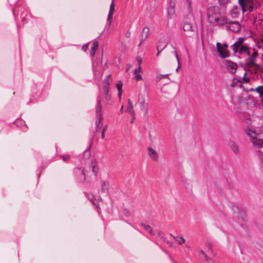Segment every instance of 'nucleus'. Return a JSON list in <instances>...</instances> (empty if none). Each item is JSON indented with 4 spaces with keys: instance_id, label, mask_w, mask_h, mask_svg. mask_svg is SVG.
Listing matches in <instances>:
<instances>
[{
    "instance_id": "1",
    "label": "nucleus",
    "mask_w": 263,
    "mask_h": 263,
    "mask_svg": "<svg viewBox=\"0 0 263 263\" xmlns=\"http://www.w3.org/2000/svg\"><path fill=\"white\" fill-rule=\"evenodd\" d=\"M208 21L211 23L224 25L228 23V18L222 17L220 10L218 6L210 7L207 10Z\"/></svg>"
},
{
    "instance_id": "2",
    "label": "nucleus",
    "mask_w": 263,
    "mask_h": 263,
    "mask_svg": "<svg viewBox=\"0 0 263 263\" xmlns=\"http://www.w3.org/2000/svg\"><path fill=\"white\" fill-rule=\"evenodd\" d=\"M183 30L188 36H192L197 33V27L194 16L189 14L185 21Z\"/></svg>"
},
{
    "instance_id": "3",
    "label": "nucleus",
    "mask_w": 263,
    "mask_h": 263,
    "mask_svg": "<svg viewBox=\"0 0 263 263\" xmlns=\"http://www.w3.org/2000/svg\"><path fill=\"white\" fill-rule=\"evenodd\" d=\"M96 120L95 122V125L96 131H98V129H100L102 124L101 122L103 119L102 114V107L101 106V100L100 99H98L97 106L96 109Z\"/></svg>"
},
{
    "instance_id": "4",
    "label": "nucleus",
    "mask_w": 263,
    "mask_h": 263,
    "mask_svg": "<svg viewBox=\"0 0 263 263\" xmlns=\"http://www.w3.org/2000/svg\"><path fill=\"white\" fill-rule=\"evenodd\" d=\"M253 53L250 57L247 58L245 60L246 66L248 68H253L256 64V58L258 56V52L254 48L252 49Z\"/></svg>"
},
{
    "instance_id": "5",
    "label": "nucleus",
    "mask_w": 263,
    "mask_h": 263,
    "mask_svg": "<svg viewBox=\"0 0 263 263\" xmlns=\"http://www.w3.org/2000/svg\"><path fill=\"white\" fill-rule=\"evenodd\" d=\"M238 3L241 7L242 12H251L253 9V2L252 0H238Z\"/></svg>"
},
{
    "instance_id": "6",
    "label": "nucleus",
    "mask_w": 263,
    "mask_h": 263,
    "mask_svg": "<svg viewBox=\"0 0 263 263\" xmlns=\"http://www.w3.org/2000/svg\"><path fill=\"white\" fill-rule=\"evenodd\" d=\"M226 24H228V26L229 29L234 32H238L241 30V26L237 21L229 22L228 18V23Z\"/></svg>"
},
{
    "instance_id": "7",
    "label": "nucleus",
    "mask_w": 263,
    "mask_h": 263,
    "mask_svg": "<svg viewBox=\"0 0 263 263\" xmlns=\"http://www.w3.org/2000/svg\"><path fill=\"white\" fill-rule=\"evenodd\" d=\"M216 47L218 52L222 58H224L230 56L229 51H228V49L222 46L220 43H217Z\"/></svg>"
},
{
    "instance_id": "8",
    "label": "nucleus",
    "mask_w": 263,
    "mask_h": 263,
    "mask_svg": "<svg viewBox=\"0 0 263 263\" xmlns=\"http://www.w3.org/2000/svg\"><path fill=\"white\" fill-rule=\"evenodd\" d=\"M168 42L169 40L166 37L163 36L161 37L157 45V50L161 49V50H163L167 46Z\"/></svg>"
},
{
    "instance_id": "9",
    "label": "nucleus",
    "mask_w": 263,
    "mask_h": 263,
    "mask_svg": "<svg viewBox=\"0 0 263 263\" xmlns=\"http://www.w3.org/2000/svg\"><path fill=\"white\" fill-rule=\"evenodd\" d=\"M244 41L245 39L243 37H238L237 41L231 46V48L235 53L238 52L241 46H245L242 44Z\"/></svg>"
},
{
    "instance_id": "10",
    "label": "nucleus",
    "mask_w": 263,
    "mask_h": 263,
    "mask_svg": "<svg viewBox=\"0 0 263 263\" xmlns=\"http://www.w3.org/2000/svg\"><path fill=\"white\" fill-rule=\"evenodd\" d=\"M226 65L229 71L231 73H234L237 69V65L236 63H234L230 60L226 61Z\"/></svg>"
},
{
    "instance_id": "11",
    "label": "nucleus",
    "mask_w": 263,
    "mask_h": 263,
    "mask_svg": "<svg viewBox=\"0 0 263 263\" xmlns=\"http://www.w3.org/2000/svg\"><path fill=\"white\" fill-rule=\"evenodd\" d=\"M176 5L175 0H170V7L167 8V13L168 17L172 18L175 14V6Z\"/></svg>"
},
{
    "instance_id": "12",
    "label": "nucleus",
    "mask_w": 263,
    "mask_h": 263,
    "mask_svg": "<svg viewBox=\"0 0 263 263\" xmlns=\"http://www.w3.org/2000/svg\"><path fill=\"white\" fill-rule=\"evenodd\" d=\"M251 141L254 146L259 148L258 151H261L263 148V139L256 138H252Z\"/></svg>"
},
{
    "instance_id": "13",
    "label": "nucleus",
    "mask_w": 263,
    "mask_h": 263,
    "mask_svg": "<svg viewBox=\"0 0 263 263\" xmlns=\"http://www.w3.org/2000/svg\"><path fill=\"white\" fill-rule=\"evenodd\" d=\"M114 1L115 0L111 1V3L110 5L109 11L108 14L107 23H108L109 25H110L111 24V20L112 19V14L115 11Z\"/></svg>"
},
{
    "instance_id": "14",
    "label": "nucleus",
    "mask_w": 263,
    "mask_h": 263,
    "mask_svg": "<svg viewBox=\"0 0 263 263\" xmlns=\"http://www.w3.org/2000/svg\"><path fill=\"white\" fill-rule=\"evenodd\" d=\"M147 150L149 157L154 161H157L158 160V156L156 151L150 147L147 148Z\"/></svg>"
},
{
    "instance_id": "15",
    "label": "nucleus",
    "mask_w": 263,
    "mask_h": 263,
    "mask_svg": "<svg viewBox=\"0 0 263 263\" xmlns=\"http://www.w3.org/2000/svg\"><path fill=\"white\" fill-rule=\"evenodd\" d=\"M149 33V28L148 27H145L143 28V30L142 31L140 37V40L141 41V43L143 42L145 40L147 39L148 37ZM141 43H140L141 44Z\"/></svg>"
},
{
    "instance_id": "16",
    "label": "nucleus",
    "mask_w": 263,
    "mask_h": 263,
    "mask_svg": "<svg viewBox=\"0 0 263 263\" xmlns=\"http://www.w3.org/2000/svg\"><path fill=\"white\" fill-rule=\"evenodd\" d=\"M238 51H239V53L240 54H246L248 55H251L250 48L246 45L241 46L240 49H238Z\"/></svg>"
},
{
    "instance_id": "17",
    "label": "nucleus",
    "mask_w": 263,
    "mask_h": 263,
    "mask_svg": "<svg viewBox=\"0 0 263 263\" xmlns=\"http://www.w3.org/2000/svg\"><path fill=\"white\" fill-rule=\"evenodd\" d=\"M97 161L96 159H93L91 160V167L92 168V172L94 175L96 176L98 172V168L97 167Z\"/></svg>"
},
{
    "instance_id": "18",
    "label": "nucleus",
    "mask_w": 263,
    "mask_h": 263,
    "mask_svg": "<svg viewBox=\"0 0 263 263\" xmlns=\"http://www.w3.org/2000/svg\"><path fill=\"white\" fill-rule=\"evenodd\" d=\"M229 145H230L232 151L235 154H238V153H239L238 146L235 142H234L233 141H231L230 142Z\"/></svg>"
},
{
    "instance_id": "19",
    "label": "nucleus",
    "mask_w": 263,
    "mask_h": 263,
    "mask_svg": "<svg viewBox=\"0 0 263 263\" xmlns=\"http://www.w3.org/2000/svg\"><path fill=\"white\" fill-rule=\"evenodd\" d=\"M109 186V182L107 181H102L101 185V192H106L108 190Z\"/></svg>"
},
{
    "instance_id": "20",
    "label": "nucleus",
    "mask_w": 263,
    "mask_h": 263,
    "mask_svg": "<svg viewBox=\"0 0 263 263\" xmlns=\"http://www.w3.org/2000/svg\"><path fill=\"white\" fill-rule=\"evenodd\" d=\"M138 102L140 105L141 109L147 111V106L148 104L145 102V101L143 99H141L140 98L138 100Z\"/></svg>"
},
{
    "instance_id": "21",
    "label": "nucleus",
    "mask_w": 263,
    "mask_h": 263,
    "mask_svg": "<svg viewBox=\"0 0 263 263\" xmlns=\"http://www.w3.org/2000/svg\"><path fill=\"white\" fill-rule=\"evenodd\" d=\"M99 46V42L98 41H95L91 46V53L90 54L94 57L95 54V52L98 49Z\"/></svg>"
},
{
    "instance_id": "22",
    "label": "nucleus",
    "mask_w": 263,
    "mask_h": 263,
    "mask_svg": "<svg viewBox=\"0 0 263 263\" xmlns=\"http://www.w3.org/2000/svg\"><path fill=\"white\" fill-rule=\"evenodd\" d=\"M126 111H128L133 116H134V111L133 110V105L129 99H128V107L127 108Z\"/></svg>"
},
{
    "instance_id": "23",
    "label": "nucleus",
    "mask_w": 263,
    "mask_h": 263,
    "mask_svg": "<svg viewBox=\"0 0 263 263\" xmlns=\"http://www.w3.org/2000/svg\"><path fill=\"white\" fill-rule=\"evenodd\" d=\"M122 83L121 82V81H118L116 84V87H117L118 91V96H119L120 99L121 98V95H122Z\"/></svg>"
},
{
    "instance_id": "24",
    "label": "nucleus",
    "mask_w": 263,
    "mask_h": 263,
    "mask_svg": "<svg viewBox=\"0 0 263 263\" xmlns=\"http://www.w3.org/2000/svg\"><path fill=\"white\" fill-rule=\"evenodd\" d=\"M198 253H199V257L202 258V259H205V260H210V258L208 256V255L204 253V252L202 250H200L198 251Z\"/></svg>"
},
{
    "instance_id": "25",
    "label": "nucleus",
    "mask_w": 263,
    "mask_h": 263,
    "mask_svg": "<svg viewBox=\"0 0 263 263\" xmlns=\"http://www.w3.org/2000/svg\"><path fill=\"white\" fill-rule=\"evenodd\" d=\"M141 225L143 228L146 230L148 233H149L151 235H154L155 234L153 233L152 229L151 228V226L149 225H147L144 223H141Z\"/></svg>"
},
{
    "instance_id": "26",
    "label": "nucleus",
    "mask_w": 263,
    "mask_h": 263,
    "mask_svg": "<svg viewBox=\"0 0 263 263\" xmlns=\"http://www.w3.org/2000/svg\"><path fill=\"white\" fill-rule=\"evenodd\" d=\"M111 82V79L110 78V74L107 75L103 80V85L109 86Z\"/></svg>"
},
{
    "instance_id": "27",
    "label": "nucleus",
    "mask_w": 263,
    "mask_h": 263,
    "mask_svg": "<svg viewBox=\"0 0 263 263\" xmlns=\"http://www.w3.org/2000/svg\"><path fill=\"white\" fill-rule=\"evenodd\" d=\"M103 89L104 93V95H105V99L108 100L109 99V95H108V92H109V86L103 85Z\"/></svg>"
},
{
    "instance_id": "28",
    "label": "nucleus",
    "mask_w": 263,
    "mask_h": 263,
    "mask_svg": "<svg viewBox=\"0 0 263 263\" xmlns=\"http://www.w3.org/2000/svg\"><path fill=\"white\" fill-rule=\"evenodd\" d=\"M171 235L173 237V238L178 242L179 245H182L185 242V239L182 237H175L173 236L172 234Z\"/></svg>"
},
{
    "instance_id": "29",
    "label": "nucleus",
    "mask_w": 263,
    "mask_h": 263,
    "mask_svg": "<svg viewBox=\"0 0 263 263\" xmlns=\"http://www.w3.org/2000/svg\"><path fill=\"white\" fill-rule=\"evenodd\" d=\"M253 68H254L255 73H257L258 71H259L261 73H263V68L257 64L256 63Z\"/></svg>"
},
{
    "instance_id": "30",
    "label": "nucleus",
    "mask_w": 263,
    "mask_h": 263,
    "mask_svg": "<svg viewBox=\"0 0 263 263\" xmlns=\"http://www.w3.org/2000/svg\"><path fill=\"white\" fill-rule=\"evenodd\" d=\"M137 60L138 64V68L135 70L134 73H136V72H140V66H141V65L142 64V59H141V58H140L139 57H137Z\"/></svg>"
},
{
    "instance_id": "31",
    "label": "nucleus",
    "mask_w": 263,
    "mask_h": 263,
    "mask_svg": "<svg viewBox=\"0 0 263 263\" xmlns=\"http://www.w3.org/2000/svg\"><path fill=\"white\" fill-rule=\"evenodd\" d=\"M255 90L259 93L260 97H263V86H260L257 87Z\"/></svg>"
},
{
    "instance_id": "32",
    "label": "nucleus",
    "mask_w": 263,
    "mask_h": 263,
    "mask_svg": "<svg viewBox=\"0 0 263 263\" xmlns=\"http://www.w3.org/2000/svg\"><path fill=\"white\" fill-rule=\"evenodd\" d=\"M174 54L175 55V57H176V58L177 59V63H178V66H177V67L180 68L181 67V64L180 63L178 55L177 52L176 50H174Z\"/></svg>"
},
{
    "instance_id": "33",
    "label": "nucleus",
    "mask_w": 263,
    "mask_h": 263,
    "mask_svg": "<svg viewBox=\"0 0 263 263\" xmlns=\"http://www.w3.org/2000/svg\"><path fill=\"white\" fill-rule=\"evenodd\" d=\"M239 10V9L237 7H234L233 9H232L231 11V14L232 15H237V14L238 13Z\"/></svg>"
},
{
    "instance_id": "34",
    "label": "nucleus",
    "mask_w": 263,
    "mask_h": 263,
    "mask_svg": "<svg viewBox=\"0 0 263 263\" xmlns=\"http://www.w3.org/2000/svg\"><path fill=\"white\" fill-rule=\"evenodd\" d=\"M258 156L260 161L263 163V148L261 151H258Z\"/></svg>"
},
{
    "instance_id": "35",
    "label": "nucleus",
    "mask_w": 263,
    "mask_h": 263,
    "mask_svg": "<svg viewBox=\"0 0 263 263\" xmlns=\"http://www.w3.org/2000/svg\"><path fill=\"white\" fill-rule=\"evenodd\" d=\"M255 134V132H254L253 130H250L249 129L248 132H247V135L250 137V138H251V140L252 139V138H254V137H253L252 136V134Z\"/></svg>"
},
{
    "instance_id": "36",
    "label": "nucleus",
    "mask_w": 263,
    "mask_h": 263,
    "mask_svg": "<svg viewBox=\"0 0 263 263\" xmlns=\"http://www.w3.org/2000/svg\"><path fill=\"white\" fill-rule=\"evenodd\" d=\"M218 1L220 5L223 6L227 3L229 0H218Z\"/></svg>"
},
{
    "instance_id": "37",
    "label": "nucleus",
    "mask_w": 263,
    "mask_h": 263,
    "mask_svg": "<svg viewBox=\"0 0 263 263\" xmlns=\"http://www.w3.org/2000/svg\"><path fill=\"white\" fill-rule=\"evenodd\" d=\"M138 73L139 72H136V73H135V79L136 80H140L141 79V76Z\"/></svg>"
},
{
    "instance_id": "38",
    "label": "nucleus",
    "mask_w": 263,
    "mask_h": 263,
    "mask_svg": "<svg viewBox=\"0 0 263 263\" xmlns=\"http://www.w3.org/2000/svg\"><path fill=\"white\" fill-rule=\"evenodd\" d=\"M87 197H88V199L91 201V202H92V203L95 204L93 196L87 195Z\"/></svg>"
},
{
    "instance_id": "39",
    "label": "nucleus",
    "mask_w": 263,
    "mask_h": 263,
    "mask_svg": "<svg viewBox=\"0 0 263 263\" xmlns=\"http://www.w3.org/2000/svg\"><path fill=\"white\" fill-rule=\"evenodd\" d=\"M70 156L68 155H66L62 156V159L64 161H66L69 158Z\"/></svg>"
},
{
    "instance_id": "40",
    "label": "nucleus",
    "mask_w": 263,
    "mask_h": 263,
    "mask_svg": "<svg viewBox=\"0 0 263 263\" xmlns=\"http://www.w3.org/2000/svg\"><path fill=\"white\" fill-rule=\"evenodd\" d=\"M246 73H245V74H244L243 80H244V81H245L246 83H248V82H249V81H250V79H249V78H248V77H245V76H246Z\"/></svg>"
},
{
    "instance_id": "41",
    "label": "nucleus",
    "mask_w": 263,
    "mask_h": 263,
    "mask_svg": "<svg viewBox=\"0 0 263 263\" xmlns=\"http://www.w3.org/2000/svg\"><path fill=\"white\" fill-rule=\"evenodd\" d=\"M168 76V74H160L159 76H158V78L160 79H162V78H166L167 77V76Z\"/></svg>"
},
{
    "instance_id": "42",
    "label": "nucleus",
    "mask_w": 263,
    "mask_h": 263,
    "mask_svg": "<svg viewBox=\"0 0 263 263\" xmlns=\"http://www.w3.org/2000/svg\"><path fill=\"white\" fill-rule=\"evenodd\" d=\"M132 65L130 64H127L126 65V71H128L130 69Z\"/></svg>"
},
{
    "instance_id": "43",
    "label": "nucleus",
    "mask_w": 263,
    "mask_h": 263,
    "mask_svg": "<svg viewBox=\"0 0 263 263\" xmlns=\"http://www.w3.org/2000/svg\"><path fill=\"white\" fill-rule=\"evenodd\" d=\"M243 216H244V215H240V214H238V215H237V217H238V219H239V218H240V217H241V218L242 220H244Z\"/></svg>"
},
{
    "instance_id": "44",
    "label": "nucleus",
    "mask_w": 263,
    "mask_h": 263,
    "mask_svg": "<svg viewBox=\"0 0 263 263\" xmlns=\"http://www.w3.org/2000/svg\"><path fill=\"white\" fill-rule=\"evenodd\" d=\"M125 35L127 37H129L130 35V32L129 31H127L125 34Z\"/></svg>"
},
{
    "instance_id": "45",
    "label": "nucleus",
    "mask_w": 263,
    "mask_h": 263,
    "mask_svg": "<svg viewBox=\"0 0 263 263\" xmlns=\"http://www.w3.org/2000/svg\"><path fill=\"white\" fill-rule=\"evenodd\" d=\"M107 128V126L106 125H105L104 127H103V130H102V132H105V131L106 130Z\"/></svg>"
},
{
    "instance_id": "46",
    "label": "nucleus",
    "mask_w": 263,
    "mask_h": 263,
    "mask_svg": "<svg viewBox=\"0 0 263 263\" xmlns=\"http://www.w3.org/2000/svg\"><path fill=\"white\" fill-rule=\"evenodd\" d=\"M105 137V132H102V134H101V138L102 139H104Z\"/></svg>"
},
{
    "instance_id": "47",
    "label": "nucleus",
    "mask_w": 263,
    "mask_h": 263,
    "mask_svg": "<svg viewBox=\"0 0 263 263\" xmlns=\"http://www.w3.org/2000/svg\"><path fill=\"white\" fill-rule=\"evenodd\" d=\"M208 263H213L212 259L210 258V260H206Z\"/></svg>"
},
{
    "instance_id": "48",
    "label": "nucleus",
    "mask_w": 263,
    "mask_h": 263,
    "mask_svg": "<svg viewBox=\"0 0 263 263\" xmlns=\"http://www.w3.org/2000/svg\"><path fill=\"white\" fill-rule=\"evenodd\" d=\"M158 51V52L157 53V56H158L159 54H160V53L162 51V50H161V49H159V50H157Z\"/></svg>"
},
{
    "instance_id": "49",
    "label": "nucleus",
    "mask_w": 263,
    "mask_h": 263,
    "mask_svg": "<svg viewBox=\"0 0 263 263\" xmlns=\"http://www.w3.org/2000/svg\"><path fill=\"white\" fill-rule=\"evenodd\" d=\"M222 46H223V47H226L227 49V48H228V45H227V44H225V43H224V44H223V45H222Z\"/></svg>"
},
{
    "instance_id": "50",
    "label": "nucleus",
    "mask_w": 263,
    "mask_h": 263,
    "mask_svg": "<svg viewBox=\"0 0 263 263\" xmlns=\"http://www.w3.org/2000/svg\"><path fill=\"white\" fill-rule=\"evenodd\" d=\"M179 69H180L179 68L177 67V69H176V71L177 72H178V71H179Z\"/></svg>"
},
{
    "instance_id": "51",
    "label": "nucleus",
    "mask_w": 263,
    "mask_h": 263,
    "mask_svg": "<svg viewBox=\"0 0 263 263\" xmlns=\"http://www.w3.org/2000/svg\"><path fill=\"white\" fill-rule=\"evenodd\" d=\"M134 119H135V118H133V119L130 121V123H133V120H134Z\"/></svg>"
},
{
    "instance_id": "52",
    "label": "nucleus",
    "mask_w": 263,
    "mask_h": 263,
    "mask_svg": "<svg viewBox=\"0 0 263 263\" xmlns=\"http://www.w3.org/2000/svg\"><path fill=\"white\" fill-rule=\"evenodd\" d=\"M231 86H232V87H234V86H235V85H234V84H232Z\"/></svg>"
},
{
    "instance_id": "53",
    "label": "nucleus",
    "mask_w": 263,
    "mask_h": 263,
    "mask_svg": "<svg viewBox=\"0 0 263 263\" xmlns=\"http://www.w3.org/2000/svg\"><path fill=\"white\" fill-rule=\"evenodd\" d=\"M231 86H232V87H234V86H235V85H234V84H232Z\"/></svg>"
},
{
    "instance_id": "54",
    "label": "nucleus",
    "mask_w": 263,
    "mask_h": 263,
    "mask_svg": "<svg viewBox=\"0 0 263 263\" xmlns=\"http://www.w3.org/2000/svg\"><path fill=\"white\" fill-rule=\"evenodd\" d=\"M122 110H123V106H122V107H121V108L120 110H121V111H122Z\"/></svg>"
},
{
    "instance_id": "55",
    "label": "nucleus",
    "mask_w": 263,
    "mask_h": 263,
    "mask_svg": "<svg viewBox=\"0 0 263 263\" xmlns=\"http://www.w3.org/2000/svg\"><path fill=\"white\" fill-rule=\"evenodd\" d=\"M187 248H190V246H186Z\"/></svg>"
},
{
    "instance_id": "56",
    "label": "nucleus",
    "mask_w": 263,
    "mask_h": 263,
    "mask_svg": "<svg viewBox=\"0 0 263 263\" xmlns=\"http://www.w3.org/2000/svg\"><path fill=\"white\" fill-rule=\"evenodd\" d=\"M262 62H263V55H262Z\"/></svg>"
}]
</instances>
